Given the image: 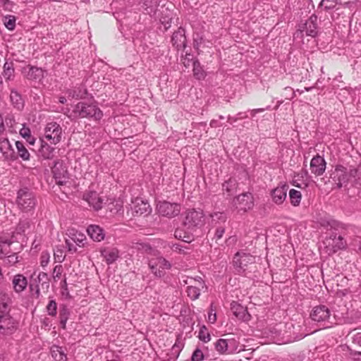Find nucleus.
I'll return each mask as SVG.
<instances>
[{
  "instance_id": "7ed1b4c3",
  "label": "nucleus",
  "mask_w": 361,
  "mask_h": 361,
  "mask_svg": "<svg viewBox=\"0 0 361 361\" xmlns=\"http://www.w3.org/2000/svg\"><path fill=\"white\" fill-rule=\"evenodd\" d=\"M205 222L204 214L201 209H188L185 212L183 220V226L188 230L193 231L201 228Z\"/></svg>"
},
{
  "instance_id": "6ab92c4d",
  "label": "nucleus",
  "mask_w": 361,
  "mask_h": 361,
  "mask_svg": "<svg viewBox=\"0 0 361 361\" xmlns=\"http://www.w3.org/2000/svg\"><path fill=\"white\" fill-rule=\"evenodd\" d=\"M231 310L238 319L247 320L250 317L247 310L238 302H233L231 304Z\"/></svg>"
},
{
  "instance_id": "79ce46f5",
  "label": "nucleus",
  "mask_w": 361,
  "mask_h": 361,
  "mask_svg": "<svg viewBox=\"0 0 361 361\" xmlns=\"http://www.w3.org/2000/svg\"><path fill=\"white\" fill-rule=\"evenodd\" d=\"M50 261V254L47 251H43L40 255V264L42 267L48 265Z\"/></svg>"
},
{
  "instance_id": "603ef678",
  "label": "nucleus",
  "mask_w": 361,
  "mask_h": 361,
  "mask_svg": "<svg viewBox=\"0 0 361 361\" xmlns=\"http://www.w3.org/2000/svg\"><path fill=\"white\" fill-rule=\"evenodd\" d=\"M225 233V229L223 227H219L216 228L215 232V238L216 240H219L222 238L224 233Z\"/></svg>"
},
{
  "instance_id": "7c9ffc66",
  "label": "nucleus",
  "mask_w": 361,
  "mask_h": 361,
  "mask_svg": "<svg viewBox=\"0 0 361 361\" xmlns=\"http://www.w3.org/2000/svg\"><path fill=\"white\" fill-rule=\"evenodd\" d=\"M10 245L11 243H0V258H3L5 257L13 258L15 257L14 255H11Z\"/></svg>"
},
{
  "instance_id": "dca6fc26",
  "label": "nucleus",
  "mask_w": 361,
  "mask_h": 361,
  "mask_svg": "<svg viewBox=\"0 0 361 361\" xmlns=\"http://www.w3.org/2000/svg\"><path fill=\"white\" fill-rule=\"evenodd\" d=\"M149 205L142 201V200L137 199L133 202L130 207L132 215L134 216H141L148 212Z\"/></svg>"
},
{
  "instance_id": "f257e3e1",
  "label": "nucleus",
  "mask_w": 361,
  "mask_h": 361,
  "mask_svg": "<svg viewBox=\"0 0 361 361\" xmlns=\"http://www.w3.org/2000/svg\"><path fill=\"white\" fill-rule=\"evenodd\" d=\"M148 255V267L152 274L156 277H162L167 270L171 267V263L166 260L160 253L152 247L146 249Z\"/></svg>"
},
{
  "instance_id": "2eb2a0df",
  "label": "nucleus",
  "mask_w": 361,
  "mask_h": 361,
  "mask_svg": "<svg viewBox=\"0 0 361 361\" xmlns=\"http://www.w3.org/2000/svg\"><path fill=\"white\" fill-rule=\"evenodd\" d=\"M100 252L108 264L114 263L119 257V250L116 247H104L101 250Z\"/></svg>"
},
{
  "instance_id": "c756f323",
  "label": "nucleus",
  "mask_w": 361,
  "mask_h": 361,
  "mask_svg": "<svg viewBox=\"0 0 361 361\" xmlns=\"http://www.w3.org/2000/svg\"><path fill=\"white\" fill-rule=\"evenodd\" d=\"M185 283L188 284V286L199 287V288H201L202 289H207L204 282L203 281V280L202 279L201 277H198V278L190 277L185 281Z\"/></svg>"
},
{
  "instance_id": "a878e982",
  "label": "nucleus",
  "mask_w": 361,
  "mask_h": 361,
  "mask_svg": "<svg viewBox=\"0 0 361 361\" xmlns=\"http://www.w3.org/2000/svg\"><path fill=\"white\" fill-rule=\"evenodd\" d=\"M289 197L290 200L291 204L294 207H297L300 203L302 195L300 191L296 190L295 189H291L289 191Z\"/></svg>"
},
{
  "instance_id": "423d86ee",
  "label": "nucleus",
  "mask_w": 361,
  "mask_h": 361,
  "mask_svg": "<svg viewBox=\"0 0 361 361\" xmlns=\"http://www.w3.org/2000/svg\"><path fill=\"white\" fill-rule=\"evenodd\" d=\"M324 243L329 254H334L340 250H344L347 246V243L343 238L336 235H331L329 238H326Z\"/></svg>"
},
{
  "instance_id": "1a4fd4ad",
  "label": "nucleus",
  "mask_w": 361,
  "mask_h": 361,
  "mask_svg": "<svg viewBox=\"0 0 361 361\" xmlns=\"http://www.w3.org/2000/svg\"><path fill=\"white\" fill-rule=\"evenodd\" d=\"M316 21L317 18L311 16L304 24L300 25L296 32L297 36L299 35H303L305 33L307 36L315 37L317 34Z\"/></svg>"
},
{
  "instance_id": "20e7f679",
  "label": "nucleus",
  "mask_w": 361,
  "mask_h": 361,
  "mask_svg": "<svg viewBox=\"0 0 361 361\" xmlns=\"http://www.w3.org/2000/svg\"><path fill=\"white\" fill-rule=\"evenodd\" d=\"M74 111L81 118H92L96 121L100 120L103 116L102 111L96 105L85 102L77 104Z\"/></svg>"
},
{
  "instance_id": "ea45409f",
  "label": "nucleus",
  "mask_w": 361,
  "mask_h": 361,
  "mask_svg": "<svg viewBox=\"0 0 361 361\" xmlns=\"http://www.w3.org/2000/svg\"><path fill=\"white\" fill-rule=\"evenodd\" d=\"M4 25L10 30H13L16 26V18L14 16H9L4 19Z\"/></svg>"
},
{
  "instance_id": "412c9836",
  "label": "nucleus",
  "mask_w": 361,
  "mask_h": 361,
  "mask_svg": "<svg viewBox=\"0 0 361 361\" xmlns=\"http://www.w3.org/2000/svg\"><path fill=\"white\" fill-rule=\"evenodd\" d=\"M12 284L13 289L16 293H21L26 288L27 281L23 275L17 274L14 276L12 280Z\"/></svg>"
},
{
  "instance_id": "680f3d73",
  "label": "nucleus",
  "mask_w": 361,
  "mask_h": 361,
  "mask_svg": "<svg viewBox=\"0 0 361 361\" xmlns=\"http://www.w3.org/2000/svg\"><path fill=\"white\" fill-rule=\"evenodd\" d=\"M59 101L61 104H65L66 102V99L65 97H60Z\"/></svg>"
},
{
  "instance_id": "4be33fe9",
  "label": "nucleus",
  "mask_w": 361,
  "mask_h": 361,
  "mask_svg": "<svg viewBox=\"0 0 361 361\" xmlns=\"http://www.w3.org/2000/svg\"><path fill=\"white\" fill-rule=\"evenodd\" d=\"M55 149L48 145L44 140L40 139L39 154L45 159H51L54 156Z\"/></svg>"
},
{
  "instance_id": "4d7b16f0",
  "label": "nucleus",
  "mask_w": 361,
  "mask_h": 361,
  "mask_svg": "<svg viewBox=\"0 0 361 361\" xmlns=\"http://www.w3.org/2000/svg\"><path fill=\"white\" fill-rule=\"evenodd\" d=\"M214 216H216L217 219H221L223 221H225V216L222 214H217V213H216L214 214H211V217L212 219H214Z\"/></svg>"
},
{
  "instance_id": "09e8293b",
  "label": "nucleus",
  "mask_w": 361,
  "mask_h": 361,
  "mask_svg": "<svg viewBox=\"0 0 361 361\" xmlns=\"http://www.w3.org/2000/svg\"><path fill=\"white\" fill-rule=\"evenodd\" d=\"M6 147H11L10 141L6 138L0 140V151L2 152Z\"/></svg>"
},
{
  "instance_id": "5fc2aeb1",
  "label": "nucleus",
  "mask_w": 361,
  "mask_h": 361,
  "mask_svg": "<svg viewBox=\"0 0 361 361\" xmlns=\"http://www.w3.org/2000/svg\"><path fill=\"white\" fill-rule=\"evenodd\" d=\"M6 123L7 126H10L11 128H13V124H16V122L13 118L11 117L6 118Z\"/></svg>"
},
{
  "instance_id": "58836bf2",
  "label": "nucleus",
  "mask_w": 361,
  "mask_h": 361,
  "mask_svg": "<svg viewBox=\"0 0 361 361\" xmlns=\"http://www.w3.org/2000/svg\"><path fill=\"white\" fill-rule=\"evenodd\" d=\"M47 311L49 315L55 316L57 312V305L55 300H51L47 305Z\"/></svg>"
},
{
  "instance_id": "aec40b11",
  "label": "nucleus",
  "mask_w": 361,
  "mask_h": 361,
  "mask_svg": "<svg viewBox=\"0 0 361 361\" xmlns=\"http://www.w3.org/2000/svg\"><path fill=\"white\" fill-rule=\"evenodd\" d=\"M67 235L79 247L85 246L84 242L86 240L87 238L83 233L76 231L73 228H71L68 230Z\"/></svg>"
},
{
  "instance_id": "ddd939ff",
  "label": "nucleus",
  "mask_w": 361,
  "mask_h": 361,
  "mask_svg": "<svg viewBox=\"0 0 361 361\" xmlns=\"http://www.w3.org/2000/svg\"><path fill=\"white\" fill-rule=\"evenodd\" d=\"M326 169V161L324 159L317 155L314 157L310 161L311 172L317 176H321L324 173Z\"/></svg>"
},
{
  "instance_id": "0eeeda50",
  "label": "nucleus",
  "mask_w": 361,
  "mask_h": 361,
  "mask_svg": "<svg viewBox=\"0 0 361 361\" xmlns=\"http://www.w3.org/2000/svg\"><path fill=\"white\" fill-rule=\"evenodd\" d=\"M158 212L169 218L178 216L180 212V205L177 203H171L169 202H159L157 204Z\"/></svg>"
},
{
  "instance_id": "052dcab7",
  "label": "nucleus",
  "mask_w": 361,
  "mask_h": 361,
  "mask_svg": "<svg viewBox=\"0 0 361 361\" xmlns=\"http://www.w3.org/2000/svg\"><path fill=\"white\" fill-rule=\"evenodd\" d=\"M67 286V282H66V278L65 276H63V280L61 281V286L62 288H64L65 286Z\"/></svg>"
},
{
  "instance_id": "13d9d810",
  "label": "nucleus",
  "mask_w": 361,
  "mask_h": 361,
  "mask_svg": "<svg viewBox=\"0 0 361 361\" xmlns=\"http://www.w3.org/2000/svg\"><path fill=\"white\" fill-rule=\"evenodd\" d=\"M355 341L360 346H361V333L356 335Z\"/></svg>"
},
{
  "instance_id": "8fccbe9b",
  "label": "nucleus",
  "mask_w": 361,
  "mask_h": 361,
  "mask_svg": "<svg viewBox=\"0 0 361 361\" xmlns=\"http://www.w3.org/2000/svg\"><path fill=\"white\" fill-rule=\"evenodd\" d=\"M350 358L353 361H361V352L360 351H353L350 354Z\"/></svg>"
},
{
  "instance_id": "72a5a7b5",
  "label": "nucleus",
  "mask_w": 361,
  "mask_h": 361,
  "mask_svg": "<svg viewBox=\"0 0 361 361\" xmlns=\"http://www.w3.org/2000/svg\"><path fill=\"white\" fill-rule=\"evenodd\" d=\"M1 152L7 160L14 161L17 159V156L16 155V152H14L11 145V147H6Z\"/></svg>"
},
{
  "instance_id": "9b49d317",
  "label": "nucleus",
  "mask_w": 361,
  "mask_h": 361,
  "mask_svg": "<svg viewBox=\"0 0 361 361\" xmlns=\"http://www.w3.org/2000/svg\"><path fill=\"white\" fill-rule=\"evenodd\" d=\"M330 310L325 305L314 307L310 313L312 319L317 322H324L330 318Z\"/></svg>"
},
{
  "instance_id": "c9c22d12",
  "label": "nucleus",
  "mask_w": 361,
  "mask_h": 361,
  "mask_svg": "<svg viewBox=\"0 0 361 361\" xmlns=\"http://www.w3.org/2000/svg\"><path fill=\"white\" fill-rule=\"evenodd\" d=\"M63 268L62 265H56L53 269V280L56 282L63 276Z\"/></svg>"
},
{
  "instance_id": "f3484780",
  "label": "nucleus",
  "mask_w": 361,
  "mask_h": 361,
  "mask_svg": "<svg viewBox=\"0 0 361 361\" xmlns=\"http://www.w3.org/2000/svg\"><path fill=\"white\" fill-rule=\"evenodd\" d=\"M90 237L94 241L100 242L104 240L105 234L103 229L97 225H90L87 228Z\"/></svg>"
},
{
  "instance_id": "a19ab883",
  "label": "nucleus",
  "mask_w": 361,
  "mask_h": 361,
  "mask_svg": "<svg viewBox=\"0 0 361 361\" xmlns=\"http://www.w3.org/2000/svg\"><path fill=\"white\" fill-rule=\"evenodd\" d=\"M52 356L58 361L64 360L66 358V355L61 348L59 347H56V350H52Z\"/></svg>"
},
{
  "instance_id": "774afa93",
  "label": "nucleus",
  "mask_w": 361,
  "mask_h": 361,
  "mask_svg": "<svg viewBox=\"0 0 361 361\" xmlns=\"http://www.w3.org/2000/svg\"><path fill=\"white\" fill-rule=\"evenodd\" d=\"M293 185H295V186H296V187H298V188H300V185L299 184H297V185H296V184L293 183Z\"/></svg>"
},
{
  "instance_id": "0e129e2a",
  "label": "nucleus",
  "mask_w": 361,
  "mask_h": 361,
  "mask_svg": "<svg viewBox=\"0 0 361 361\" xmlns=\"http://www.w3.org/2000/svg\"><path fill=\"white\" fill-rule=\"evenodd\" d=\"M3 126H4V123H3V121H2V118L0 116V130L3 128Z\"/></svg>"
},
{
  "instance_id": "4468645a",
  "label": "nucleus",
  "mask_w": 361,
  "mask_h": 361,
  "mask_svg": "<svg viewBox=\"0 0 361 361\" xmlns=\"http://www.w3.org/2000/svg\"><path fill=\"white\" fill-rule=\"evenodd\" d=\"M16 328L14 320L8 314L0 317V330L3 334H11Z\"/></svg>"
},
{
  "instance_id": "bb28decb",
  "label": "nucleus",
  "mask_w": 361,
  "mask_h": 361,
  "mask_svg": "<svg viewBox=\"0 0 361 361\" xmlns=\"http://www.w3.org/2000/svg\"><path fill=\"white\" fill-rule=\"evenodd\" d=\"M205 290L206 289H202L201 288L192 286H188L187 288L188 295L193 300L199 298L201 292H204Z\"/></svg>"
},
{
  "instance_id": "c03bdc74",
  "label": "nucleus",
  "mask_w": 361,
  "mask_h": 361,
  "mask_svg": "<svg viewBox=\"0 0 361 361\" xmlns=\"http://www.w3.org/2000/svg\"><path fill=\"white\" fill-rule=\"evenodd\" d=\"M54 257L55 261L60 263L65 259V255H63V250L59 247H56V249L54 250Z\"/></svg>"
},
{
  "instance_id": "a211bd4d",
  "label": "nucleus",
  "mask_w": 361,
  "mask_h": 361,
  "mask_svg": "<svg viewBox=\"0 0 361 361\" xmlns=\"http://www.w3.org/2000/svg\"><path fill=\"white\" fill-rule=\"evenodd\" d=\"M287 190L288 188L286 185L277 187L273 190L271 192L273 201L278 204H281L286 198Z\"/></svg>"
},
{
  "instance_id": "f8f14e48",
  "label": "nucleus",
  "mask_w": 361,
  "mask_h": 361,
  "mask_svg": "<svg viewBox=\"0 0 361 361\" xmlns=\"http://www.w3.org/2000/svg\"><path fill=\"white\" fill-rule=\"evenodd\" d=\"M233 261L235 267L245 270L248 264L254 263L255 257L247 253L238 252L235 255Z\"/></svg>"
},
{
  "instance_id": "c85d7f7f",
  "label": "nucleus",
  "mask_w": 361,
  "mask_h": 361,
  "mask_svg": "<svg viewBox=\"0 0 361 361\" xmlns=\"http://www.w3.org/2000/svg\"><path fill=\"white\" fill-rule=\"evenodd\" d=\"M215 349L219 354H225L228 350V341L220 338L214 343Z\"/></svg>"
},
{
  "instance_id": "69168bd1",
  "label": "nucleus",
  "mask_w": 361,
  "mask_h": 361,
  "mask_svg": "<svg viewBox=\"0 0 361 361\" xmlns=\"http://www.w3.org/2000/svg\"><path fill=\"white\" fill-rule=\"evenodd\" d=\"M263 111V109H255V110H253V111H254L255 113H256V112H259V111Z\"/></svg>"
},
{
  "instance_id": "e433bc0d",
  "label": "nucleus",
  "mask_w": 361,
  "mask_h": 361,
  "mask_svg": "<svg viewBox=\"0 0 361 361\" xmlns=\"http://www.w3.org/2000/svg\"><path fill=\"white\" fill-rule=\"evenodd\" d=\"M32 225L30 221L27 219L22 220L20 221L18 226V230L20 232L25 233L32 228Z\"/></svg>"
},
{
  "instance_id": "39448f33",
  "label": "nucleus",
  "mask_w": 361,
  "mask_h": 361,
  "mask_svg": "<svg viewBox=\"0 0 361 361\" xmlns=\"http://www.w3.org/2000/svg\"><path fill=\"white\" fill-rule=\"evenodd\" d=\"M44 132L45 138L52 145H56L61 140L62 128L56 122L48 123Z\"/></svg>"
},
{
  "instance_id": "5701e85b",
  "label": "nucleus",
  "mask_w": 361,
  "mask_h": 361,
  "mask_svg": "<svg viewBox=\"0 0 361 361\" xmlns=\"http://www.w3.org/2000/svg\"><path fill=\"white\" fill-rule=\"evenodd\" d=\"M86 200L96 210H99L102 207L104 200L95 192H90L87 195Z\"/></svg>"
},
{
  "instance_id": "bf43d9fd",
  "label": "nucleus",
  "mask_w": 361,
  "mask_h": 361,
  "mask_svg": "<svg viewBox=\"0 0 361 361\" xmlns=\"http://www.w3.org/2000/svg\"><path fill=\"white\" fill-rule=\"evenodd\" d=\"M66 320H67V318H66V317H65V318L61 317V326H62V327H63V329H65V328H66Z\"/></svg>"
},
{
  "instance_id": "338daca9",
  "label": "nucleus",
  "mask_w": 361,
  "mask_h": 361,
  "mask_svg": "<svg viewBox=\"0 0 361 361\" xmlns=\"http://www.w3.org/2000/svg\"><path fill=\"white\" fill-rule=\"evenodd\" d=\"M2 103H3L2 98L0 96V106H1Z\"/></svg>"
},
{
  "instance_id": "6e6552de",
  "label": "nucleus",
  "mask_w": 361,
  "mask_h": 361,
  "mask_svg": "<svg viewBox=\"0 0 361 361\" xmlns=\"http://www.w3.org/2000/svg\"><path fill=\"white\" fill-rule=\"evenodd\" d=\"M253 197L250 193L245 192L238 195L233 200V205L240 211L246 212L253 207Z\"/></svg>"
},
{
  "instance_id": "f704fd0d",
  "label": "nucleus",
  "mask_w": 361,
  "mask_h": 361,
  "mask_svg": "<svg viewBox=\"0 0 361 361\" xmlns=\"http://www.w3.org/2000/svg\"><path fill=\"white\" fill-rule=\"evenodd\" d=\"M198 338L204 343L211 340V336L205 326H202L199 331Z\"/></svg>"
},
{
  "instance_id": "49530a36",
  "label": "nucleus",
  "mask_w": 361,
  "mask_h": 361,
  "mask_svg": "<svg viewBox=\"0 0 361 361\" xmlns=\"http://www.w3.org/2000/svg\"><path fill=\"white\" fill-rule=\"evenodd\" d=\"M350 175L353 177H357V180L361 181V166H359L357 169H351L350 171Z\"/></svg>"
},
{
  "instance_id": "393cba45",
  "label": "nucleus",
  "mask_w": 361,
  "mask_h": 361,
  "mask_svg": "<svg viewBox=\"0 0 361 361\" xmlns=\"http://www.w3.org/2000/svg\"><path fill=\"white\" fill-rule=\"evenodd\" d=\"M11 102L15 108L18 110L23 109L24 106V102L21 96L16 92L12 90L10 94Z\"/></svg>"
},
{
  "instance_id": "de8ad7c7",
  "label": "nucleus",
  "mask_w": 361,
  "mask_h": 361,
  "mask_svg": "<svg viewBox=\"0 0 361 361\" xmlns=\"http://www.w3.org/2000/svg\"><path fill=\"white\" fill-rule=\"evenodd\" d=\"M68 251L70 253H75L77 252V247L68 239L65 241Z\"/></svg>"
},
{
  "instance_id": "f03ea898",
  "label": "nucleus",
  "mask_w": 361,
  "mask_h": 361,
  "mask_svg": "<svg viewBox=\"0 0 361 361\" xmlns=\"http://www.w3.org/2000/svg\"><path fill=\"white\" fill-rule=\"evenodd\" d=\"M18 208L23 212L28 213L34 210L37 199L34 193L27 188L18 190L16 197Z\"/></svg>"
},
{
  "instance_id": "e2e57ef3",
  "label": "nucleus",
  "mask_w": 361,
  "mask_h": 361,
  "mask_svg": "<svg viewBox=\"0 0 361 361\" xmlns=\"http://www.w3.org/2000/svg\"><path fill=\"white\" fill-rule=\"evenodd\" d=\"M30 71H32V73H35V72L39 71V69H38V68H37L31 67V68H30Z\"/></svg>"
},
{
  "instance_id": "37998d69",
  "label": "nucleus",
  "mask_w": 361,
  "mask_h": 361,
  "mask_svg": "<svg viewBox=\"0 0 361 361\" xmlns=\"http://www.w3.org/2000/svg\"><path fill=\"white\" fill-rule=\"evenodd\" d=\"M204 358V355L202 351L200 348H196L193 352L191 361H202Z\"/></svg>"
},
{
  "instance_id": "6e6d98bb",
  "label": "nucleus",
  "mask_w": 361,
  "mask_h": 361,
  "mask_svg": "<svg viewBox=\"0 0 361 361\" xmlns=\"http://www.w3.org/2000/svg\"><path fill=\"white\" fill-rule=\"evenodd\" d=\"M27 142L30 145H34L35 143V138L33 137L32 135H30L29 137H27L25 138Z\"/></svg>"
},
{
  "instance_id": "a18cd8bd",
  "label": "nucleus",
  "mask_w": 361,
  "mask_h": 361,
  "mask_svg": "<svg viewBox=\"0 0 361 361\" xmlns=\"http://www.w3.org/2000/svg\"><path fill=\"white\" fill-rule=\"evenodd\" d=\"M20 135L24 137L25 139L29 137L31 135V132L29 128L26 127L25 125L19 130Z\"/></svg>"
},
{
  "instance_id": "864d4df0",
  "label": "nucleus",
  "mask_w": 361,
  "mask_h": 361,
  "mask_svg": "<svg viewBox=\"0 0 361 361\" xmlns=\"http://www.w3.org/2000/svg\"><path fill=\"white\" fill-rule=\"evenodd\" d=\"M216 320V313H213L212 312H209L208 314V322L214 324Z\"/></svg>"
},
{
  "instance_id": "9d476101",
  "label": "nucleus",
  "mask_w": 361,
  "mask_h": 361,
  "mask_svg": "<svg viewBox=\"0 0 361 361\" xmlns=\"http://www.w3.org/2000/svg\"><path fill=\"white\" fill-rule=\"evenodd\" d=\"M348 176L345 167L337 166L331 173L330 178L340 188L348 182Z\"/></svg>"
},
{
  "instance_id": "473e14b6",
  "label": "nucleus",
  "mask_w": 361,
  "mask_h": 361,
  "mask_svg": "<svg viewBox=\"0 0 361 361\" xmlns=\"http://www.w3.org/2000/svg\"><path fill=\"white\" fill-rule=\"evenodd\" d=\"M14 69L12 63L6 62L4 66V77L6 80H10L13 75Z\"/></svg>"
},
{
  "instance_id": "4c0bfd02",
  "label": "nucleus",
  "mask_w": 361,
  "mask_h": 361,
  "mask_svg": "<svg viewBox=\"0 0 361 361\" xmlns=\"http://www.w3.org/2000/svg\"><path fill=\"white\" fill-rule=\"evenodd\" d=\"M57 169H58V167L56 166L53 169V173H54V178L56 180V184H58L59 185H63L66 183L67 178L66 177L65 175H63V176H61V175L58 174L56 172Z\"/></svg>"
},
{
  "instance_id": "2f4dec72",
  "label": "nucleus",
  "mask_w": 361,
  "mask_h": 361,
  "mask_svg": "<svg viewBox=\"0 0 361 361\" xmlns=\"http://www.w3.org/2000/svg\"><path fill=\"white\" fill-rule=\"evenodd\" d=\"M174 236L183 240V242L190 243L192 240V237L186 234L183 230L181 229H176L174 233Z\"/></svg>"
},
{
  "instance_id": "b1692460",
  "label": "nucleus",
  "mask_w": 361,
  "mask_h": 361,
  "mask_svg": "<svg viewBox=\"0 0 361 361\" xmlns=\"http://www.w3.org/2000/svg\"><path fill=\"white\" fill-rule=\"evenodd\" d=\"M16 147L17 150V152H16L17 159L19 157L25 161H28L30 160V154L22 142L16 141Z\"/></svg>"
},
{
  "instance_id": "cd10ccee",
  "label": "nucleus",
  "mask_w": 361,
  "mask_h": 361,
  "mask_svg": "<svg viewBox=\"0 0 361 361\" xmlns=\"http://www.w3.org/2000/svg\"><path fill=\"white\" fill-rule=\"evenodd\" d=\"M193 75L197 80H202L206 76L200 62L197 61L193 62Z\"/></svg>"
},
{
  "instance_id": "3c124183",
  "label": "nucleus",
  "mask_w": 361,
  "mask_h": 361,
  "mask_svg": "<svg viewBox=\"0 0 361 361\" xmlns=\"http://www.w3.org/2000/svg\"><path fill=\"white\" fill-rule=\"evenodd\" d=\"M235 183L232 180H229L228 181H226L225 183L223 184V190H226L228 192H231V187L234 186Z\"/></svg>"
}]
</instances>
